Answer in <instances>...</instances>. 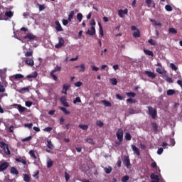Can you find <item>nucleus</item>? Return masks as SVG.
Listing matches in <instances>:
<instances>
[{
	"label": "nucleus",
	"instance_id": "39448f33",
	"mask_svg": "<svg viewBox=\"0 0 182 182\" xmlns=\"http://www.w3.org/2000/svg\"><path fill=\"white\" fill-rule=\"evenodd\" d=\"M5 87L4 85L0 82V103H2V98L4 96H8L7 94L5 93Z\"/></svg>",
	"mask_w": 182,
	"mask_h": 182
},
{
	"label": "nucleus",
	"instance_id": "423d86ee",
	"mask_svg": "<svg viewBox=\"0 0 182 182\" xmlns=\"http://www.w3.org/2000/svg\"><path fill=\"white\" fill-rule=\"evenodd\" d=\"M155 66H159V68H157L156 70V72H157V73H159V75H163V73H164V69L163 68L161 63H158L155 64Z\"/></svg>",
	"mask_w": 182,
	"mask_h": 182
},
{
	"label": "nucleus",
	"instance_id": "5701e85b",
	"mask_svg": "<svg viewBox=\"0 0 182 182\" xmlns=\"http://www.w3.org/2000/svg\"><path fill=\"white\" fill-rule=\"evenodd\" d=\"M62 70V66L60 65H56L53 70H52L50 72L53 73H55V72H60Z\"/></svg>",
	"mask_w": 182,
	"mask_h": 182
},
{
	"label": "nucleus",
	"instance_id": "e433bc0d",
	"mask_svg": "<svg viewBox=\"0 0 182 182\" xmlns=\"http://www.w3.org/2000/svg\"><path fill=\"white\" fill-rule=\"evenodd\" d=\"M148 43H149L150 45H151L152 46H156V45H157V42L155 41V40H154V39H149V40L148 41Z\"/></svg>",
	"mask_w": 182,
	"mask_h": 182
},
{
	"label": "nucleus",
	"instance_id": "c03bdc74",
	"mask_svg": "<svg viewBox=\"0 0 182 182\" xmlns=\"http://www.w3.org/2000/svg\"><path fill=\"white\" fill-rule=\"evenodd\" d=\"M165 9L168 12H171V11H173V7H171V6L167 4V5L165 6Z\"/></svg>",
	"mask_w": 182,
	"mask_h": 182
},
{
	"label": "nucleus",
	"instance_id": "7ed1b4c3",
	"mask_svg": "<svg viewBox=\"0 0 182 182\" xmlns=\"http://www.w3.org/2000/svg\"><path fill=\"white\" fill-rule=\"evenodd\" d=\"M116 136L119 141H116L115 144L119 146L120 145V143L123 141V129H119L116 133Z\"/></svg>",
	"mask_w": 182,
	"mask_h": 182
},
{
	"label": "nucleus",
	"instance_id": "6e6d98bb",
	"mask_svg": "<svg viewBox=\"0 0 182 182\" xmlns=\"http://www.w3.org/2000/svg\"><path fill=\"white\" fill-rule=\"evenodd\" d=\"M85 141L87 143H89L90 144H95V142H93V139L91 138L86 139Z\"/></svg>",
	"mask_w": 182,
	"mask_h": 182
},
{
	"label": "nucleus",
	"instance_id": "9b49d317",
	"mask_svg": "<svg viewBox=\"0 0 182 182\" xmlns=\"http://www.w3.org/2000/svg\"><path fill=\"white\" fill-rule=\"evenodd\" d=\"M87 35H90L91 36H93L94 35H96V28L95 26H92L90 29H88L86 32Z\"/></svg>",
	"mask_w": 182,
	"mask_h": 182
},
{
	"label": "nucleus",
	"instance_id": "49530a36",
	"mask_svg": "<svg viewBox=\"0 0 182 182\" xmlns=\"http://www.w3.org/2000/svg\"><path fill=\"white\" fill-rule=\"evenodd\" d=\"M127 97H136V94L134 92H127Z\"/></svg>",
	"mask_w": 182,
	"mask_h": 182
},
{
	"label": "nucleus",
	"instance_id": "9d476101",
	"mask_svg": "<svg viewBox=\"0 0 182 182\" xmlns=\"http://www.w3.org/2000/svg\"><path fill=\"white\" fill-rule=\"evenodd\" d=\"M9 167V163L8 162H2L0 164V171H5L6 168Z\"/></svg>",
	"mask_w": 182,
	"mask_h": 182
},
{
	"label": "nucleus",
	"instance_id": "09e8293b",
	"mask_svg": "<svg viewBox=\"0 0 182 182\" xmlns=\"http://www.w3.org/2000/svg\"><path fill=\"white\" fill-rule=\"evenodd\" d=\"M105 171L106 174H110L112 173V167L105 168Z\"/></svg>",
	"mask_w": 182,
	"mask_h": 182
},
{
	"label": "nucleus",
	"instance_id": "f257e3e1",
	"mask_svg": "<svg viewBox=\"0 0 182 182\" xmlns=\"http://www.w3.org/2000/svg\"><path fill=\"white\" fill-rule=\"evenodd\" d=\"M0 148L3 149L6 156H11V150L9 146L5 142H0Z\"/></svg>",
	"mask_w": 182,
	"mask_h": 182
},
{
	"label": "nucleus",
	"instance_id": "a878e982",
	"mask_svg": "<svg viewBox=\"0 0 182 182\" xmlns=\"http://www.w3.org/2000/svg\"><path fill=\"white\" fill-rule=\"evenodd\" d=\"M73 16H75V11H71L68 15L69 22H72V19H73Z\"/></svg>",
	"mask_w": 182,
	"mask_h": 182
},
{
	"label": "nucleus",
	"instance_id": "aec40b11",
	"mask_svg": "<svg viewBox=\"0 0 182 182\" xmlns=\"http://www.w3.org/2000/svg\"><path fill=\"white\" fill-rule=\"evenodd\" d=\"M132 149L134 152L136 153V156H140V151L139 150V148L136 146L135 145H132Z\"/></svg>",
	"mask_w": 182,
	"mask_h": 182
},
{
	"label": "nucleus",
	"instance_id": "b1692460",
	"mask_svg": "<svg viewBox=\"0 0 182 182\" xmlns=\"http://www.w3.org/2000/svg\"><path fill=\"white\" fill-rule=\"evenodd\" d=\"M144 53H145V55H147L148 56H151L152 58L153 56H154V53H153V51L150 50L144 49Z\"/></svg>",
	"mask_w": 182,
	"mask_h": 182
},
{
	"label": "nucleus",
	"instance_id": "dca6fc26",
	"mask_svg": "<svg viewBox=\"0 0 182 182\" xmlns=\"http://www.w3.org/2000/svg\"><path fill=\"white\" fill-rule=\"evenodd\" d=\"M69 87H70V85L64 84L61 92L64 93V95H68V90H69Z\"/></svg>",
	"mask_w": 182,
	"mask_h": 182
},
{
	"label": "nucleus",
	"instance_id": "052dcab7",
	"mask_svg": "<svg viewBox=\"0 0 182 182\" xmlns=\"http://www.w3.org/2000/svg\"><path fill=\"white\" fill-rule=\"evenodd\" d=\"M82 85H83V83L80 81H78L75 83V87H80V86H82Z\"/></svg>",
	"mask_w": 182,
	"mask_h": 182
},
{
	"label": "nucleus",
	"instance_id": "bb28decb",
	"mask_svg": "<svg viewBox=\"0 0 182 182\" xmlns=\"http://www.w3.org/2000/svg\"><path fill=\"white\" fill-rule=\"evenodd\" d=\"M10 171H11V174H15L16 176H18V174H19V171H18L16 168H15V167H11Z\"/></svg>",
	"mask_w": 182,
	"mask_h": 182
},
{
	"label": "nucleus",
	"instance_id": "3c124183",
	"mask_svg": "<svg viewBox=\"0 0 182 182\" xmlns=\"http://www.w3.org/2000/svg\"><path fill=\"white\" fill-rule=\"evenodd\" d=\"M78 127L80 129H82V130H87V129H89V127L87 125H82V124H80L78 126Z\"/></svg>",
	"mask_w": 182,
	"mask_h": 182
},
{
	"label": "nucleus",
	"instance_id": "393cba45",
	"mask_svg": "<svg viewBox=\"0 0 182 182\" xmlns=\"http://www.w3.org/2000/svg\"><path fill=\"white\" fill-rule=\"evenodd\" d=\"M28 154L32 157V159H34V160H37L38 157H36V155H35V150H31L28 152Z\"/></svg>",
	"mask_w": 182,
	"mask_h": 182
},
{
	"label": "nucleus",
	"instance_id": "a18cd8bd",
	"mask_svg": "<svg viewBox=\"0 0 182 182\" xmlns=\"http://www.w3.org/2000/svg\"><path fill=\"white\" fill-rule=\"evenodd\" d=\"M76 103H82V100H80V97H77L74 100H73V104L76 105Z\"/></svg>",
	"mask_w": 182,
	"mask_h": 182
},
{
	"label": "nucleus",
	"instance_id": "13d9d810",
	"mask_svg": "<svg viewBox=\"0 0 182 182\" xmlns=\"http://www.w3.org/2000/svg\"><path fill=\"white\" fill-rule=\"evenodd\" d=\"M65 181H69V180L70 179V176L67 172L65 173Z\"/></svg>",
	"mask_w": 182,
	"mask_h": 182
},
{
	"label": "nucleus",
	"instance_id": "680f3d73",
	"mask_svg": "<svg viewBox=\"0 0 182 182\" xmlns=\"http://www.w3.org/2000/svg\"><path fill=\"white\" fill-rule=\"evenodd\" d=\"M32 55H33V51H27L25 53V56H26V57L32 56Z\"/></svg>",
	"mask_w": 182,
	"mask_h": 182
},
{
	"label": "nucleus",
	"instance_id": "f03ea898",
	"mask_svg": "<svg viewBox=\"0 0 182 182\" xmlns=\"http://www.w3.org/2000/svg\"><path fill=\"white\" fill-rule=\"evenodd\" d=\"M27 39H28V41H35L36 36L33 35L32 33H28L25 36L21 37L20 41H21V42H26Z\"/></svg>",
	"mask_w": 182,
	"mask_h": 182
},
{
	"label": "nucleus",
	"instance_id": "5fc2aeb1",
	"mask_svg": "<svg viewBox=\"0 0 182 182\" xmlns=\"http://www.w3.org/2000/svg\"><path fill=\"white\" fill-rule=\"evenodd\" d=\"M170 68L173 70H177V69H178V68H177V66H176V65L174 64V63H171V64H170Z\"/></svg>",
	"mask_w": 182,
	"mask_h": 182
},
{
	"label": "nucleus",
	"instance_id": "6e6552de",
	"mask_svg": "<svg viewBox=\"0 0 182 182\" xmlns=\"http://www.w3.org/2000/svg\"><path fill=\"white\" fill-rule=\"evenodd\" d=\"M60 102L63 106L65 107H69V103H68V101L66 100V96H62L60 99Z\"/></svg>",
	"mask_w": 182,
	"mask_h": 182
},
{
	"label": "nucleus",
	"instance_id": "c85d7f7f",
	"mask_svg": "<svg viewBox=\"0 0 182 182\" xmlns=\"http://www.w3.org/2000/svg\"><path fill=\"white\" fill-rule=\"evenodd\" d=\"M98 26H99V28H100V35H101V36H105V33H103V27L102 26V23H98Z\"/></svg>",
	"mask_w": 182,
	"mask_h": 182
},
{
	"label": "nucleus",
	"instance_id": "2f4dec72",
	"mask_svg": "<svg viewBox=\"0 0 182 182\" xmlns=\"http://www.w3.org/2000/svg\"><path fill=\"white\" fill-rule=\"evenodd\" d=\"M38 76V73H35L34 74H30L26 76L27 79H35Z\"/></svg>",
	"mask_w": 182,
	"mask_h": 182
},
{
	"label": "nucleus",
	"instance_id": "0eeeda50",
	"mask_svg": "<svg viewBox=\"0 0 182 182\" xmlns=\"http://www.w3.org/2000/svg\"><path fill=\"white\" fill-rule=\"evenodd\" d=\"M65 45V40H63V38L59 37L58 38V43H57L55 46V49H60V48H62Z\"/></svg>",
	"mask_w": 182,
	"mask_h": 182
},
{
	"label": "nucleus",
	"instance_id": "e2e57ef3",
	"mask_svg": "<svg viewBox=\"0 0 182 182\" xmlns=\"http://www.w3.org/2000/svg\"><path fill=\"white\" fill-rule=\"evenodd\" d=\"M38 8H39L40 11H44L45 5H42V4H38Z\"/></svg>",
	"mask_w": 182,
	"mask_h": 182
},
{
	"label": "nucleus",
	"instance_id": "72a5a7b5",
	"mask_svg": "<svg viewBox=\"0 0 182 182\" xmlns=\"http://www.w3.org/2000/svg\"><path fill=\"white\" fill-rule=\"evenodd\" d=\"M23 181L25 182H31V176L28 174H24Z\"/></svg>",
	"mask_w": 182,
	"mask_h": 182
},
{
	"label": "nucleus",
	"instance_id": "79ce46f5",
	"mask_svg": "<svg viewBox=\"0 0 182 182\" xmlns=\"http://www.w3.org/2000/svg\"><path fill=\"white\" fill-rule=\"evenodd\" d=\"M134 38H140V31L136 30V31L133 33Z\"/></svg>",
	"mask_w": 182,
	"mask_h": 182
},
{
	"label": "nucleus",
	"instance_id": "6ab92c4d",
	"mask_svg": "<svg viewBox=\"0 0 182 182\" xmlns=\"http://www.w3.org/2000/svg\"><path fill=\"white\" fill-rule=\"evenodd\" d=\"M151 180H156V181H160V178L159 175H156V173H152L150 176Z\"/></svg>",
	"mask_w": 182,
	"mask_h": 182
},
{
	"label": "nucleus",
	"instance_id": "c9c22d12",
	"mask_svg": "<svg viewBox=\"0 0 182 182\" xmlns=\"http://www.w3.org/2000/svg\"><path fill=\"white\" fill-rule=\"evenodd\" d=\"M47 147H48V149H50V150L53 149L54 146L51 141H47Z\"/></svg>",
	"mask_w": 182,
	"mask_h": 182
},
{
	"label": "nucleus",
	"instance_id": "de8ad7c7",
	"mask_svg": "<svg viewBox=\"0 0 182 182\" xmlns=\"http://www.w3.org/2000/svg\"><path fill=\"white\" fill-rule=\"evenodd\" d=\"M125 139L127 140L128 141H129V140H132V135L130 134V133H126Z\"/></svg>",
	"mask_w": 182,
	"mask_h": 182
},
{
	"label": "nucleus",
	"instance_id": "58836bf2",
	"mask_svg": "<svg viewBox=\"0 0 182 182\" xmlns=\"http://www.w3.org/2000/svg\"><path fill=\"white\" fill-rule=\"evenodd\" d=\"M6 16H7L8 18H12V16H14V12L9 11H6L5 13Z\"/></svg>",
	"mask_w": 182,
	"mask_h": 182
},
{
	"label": "nucleus",
	"instance_id": "4be33fe9",
	"mask_svg": "<svg viewBox=\"0 0 182 182\" xmlns=\"http://www.w3.org/2000/svg\"><path fill=\"white\" fill-rule=\"evenodd\" d=\"M18 93H24L25 92H29V87H25L20 90H16Z\"/></svg>",
	"mask_w": 182,
	"mask_h": 182
},
{
	"label": "nucleus",
	"instance_id": "774afa93",
	"mask_svg": "<svg viewBox=\"0 0 182 182\" xmlns=\"http://www.w3.org/2000/svg\"><path fill=\"white\" fill-rule=\"evenodd\" d=\"M128 113L129 114H134L136 113V111H134V109L131 108L128 110Z\"/></svg>",
	"mask_w": 182,
	"mask_h": 182
},
{
	"label": "nucleus",
	"instance_id": "f8f14e48",
	"mask_svg": "<svg viewBox=\"0 0 182 182\" xmlns=\"http://www.w3.org/2000/svg\"><path fill=\"white\" fill-rule=\"evenodd\" d=\"M19 79H23V75L22 74H16L11 77V80H18Z\"/></svg>",
	"mask_w": 182,
	"mask_h": 182
},
{
	"label": "nucleus",
	"instance_id": "7c9ffc66",
	"mask_svg": "<svg viewBox=\"0 0 182 182\" xmlns=\"http://www.w3.org/2000/svg\"><path fill=\"white\" fill-rule=\"evenodd\" d=\"M103 105H105V106H106V107H112V103H110V102L107 101V100H102V101Z\"/></svg>",
	"mask_w": 182,
	"mask_h": 182
},
{
	"label": "nucleus",
	"instance_id": "338daca9",
	"mask_svg": "<svg viewBox=\"0 0 182 182\" xmlns=\"http://www.w3.org/2000/svg\"><path fill=\"white\" fill-rule=\"evenodd\" d=\"M32 126H33V124L32 123L24 124V127H28V129H32Z\"/></svg>",
	"mask_w": 182,
	"mask_h": 182
},
{
	"label": "nucleus",
	"instance_id": "cd10ccee",
	"mask_svg": "<svg viewBox=\"0 0 182 182\" xmlns=\"http://www.w3.org/2000/svg\"><path fill=\"white\" fill-rule=\"evenodd\" d=\"M16 161H17L18 163H22V164H24V166H26V161H25V159L22 158L16 159Z\"/></svg>",
	"mask_w": 182,
	"mask_h": 182
},
{
	"label": "nucleus",
	"instance_id": "f704fd0d",
	"mask_svg": "<svg viewBox=\"0 0 182 182\" xmlns=\"http://www.w3.org/2000/svg\"><path fill=\"white\" fill-rule=\"evenodd\" d=\"M176 93V91L174 90H168L166 92V94L168 96H173Z\"/></svg>",
	"mask_w": 182,
	"mask_h": 182
},
{
	"label": "nucleus",
	"instance_id": "20e7f679",
	"mask_svg": "<svg viewBox=\"0 0 182 182\" xmlns=\"http://www.w3.org/2000/svg\"><path fill=\"white\" fill-rule=\"evenodd\" d=\"M149 114L152 117V119H156L157 117V109H154L153 107H147Z\"/></svg>",
	"mask_w": 182,
	"mask_h": 182
},
{
	"label": "nucleus",
	"instance_id": "ea45409f",
	"mask_svg": "<svg viewBox=\"0 0 182 182\" xmlns=\"http://www.w3.org/2000/svg\"><path fill=\"white\" fill-rule=\"evenodd\" d=\"M169 33H173V35H176L177 33V30L174 28H170L168 29Z\"/></svg>",
	"mask_w": 182,
	"mask_h": 182
},
{
	"label": "nucleus",
	"instance_id": "ddd939ff",
	"mask_svg": "<svg viewBox=\"0 0 182 182\" xmlns=\"http://www.w3.org/2000/svg\"><path fill=\"white\" fill-rule=\"evenodd\" d=\"M55 29L57 32H62L63 31V28H62V25H60V23L59 21H55Z\"/></svg>",
	"mask_w": 182,
	"mask_h": 182
},
{
	"label": "nucleus",
	"instance_id": "0e129e2a",
	"mask_svg": "<svg viewBox=\"0 0 182 182\" xmlns=\"http://www.w3.org/2000/svg\"><path fill=\"white\" fill-rule=\"evenodd\" d=\"M32 105H33V104L32 102H31V101H26V106L27 107H31V106H32Z\"/></svg>",
	"mask_w": 182,
	"mask_h": 182
},
{
	"label": "nucleus",
	"instance_id": "c756f323",
	"mask_svg": "<svg viewBox=\"0 0 182 182\" xmlns=\"http://www.w3.org/2000/svg\"><path fill=\"white\" fill-rule=\"evenodd\" d=\"M18 110L20 112V113H23L25 110H26V108L25 107H23L22 105H19L18 107Z\"/></svg>",
	"mask_w": 182,
	"mask_h": 182
},
{
	"label": "nucleus",
	"instance_id": "473e14b6",
	"mask_svg": "<svg viewBox=\"0 0 182 182\" xmlns=\"http://www.w3.org/2000/svg\"><path fill=\"white\" fill-rule=\"evenodd\" d=\"M59 109H61L62 112H63L64 114H70V112L68 111L66 108L60 107Z\"/></svg>",
	"mask_w": 182,
	"mask_h": 182
},
{
	"label": "nucleus",
	"instance_id": "4c0bfd02",
	"mask_svg": "<svg viewBox=\"0 0 182 182\" xmlns=\"http://www.w3.org/2000/svg\"><path fill=\"white\" fill-rule=\"evenodd\" d=\"M151 127L154 129V132H159V127L157 126V124H156L155 122H153L151 124Z\"/></svg>",
	"mask_w": 182,
	"mask_h": 182
},
{
	"label": "nucleus",
	"instance_id": "8fccbe9b",
	"mask_svg": "<svg viewBox=\"0 0 182 182\" xmlns=\"http://www.w3.org/2000/svg\"><path fill=\"white\" fill-rule=\"evenodd\" d=\"M50 76L53 79V80H58V76H56L55 75V73H52L51 71H50Z\"/></svg>",
	"mask_w": 182,
	"mask_h": 182
},
{
	"label": "nucleus",
	"instance_id": "4d7b16f0",
	"mask_svg": "<svg viewBox=\"0 0 182 182\" xmlns=\"http://www.w3.org/2000/svg\"><path fill=\"white\" fill-rule=\"evenodd\" d=\"M80 72H85V70H86V67L85 66V64H81L80 65Z\"/></svg>",
	"mask_w": 182,
	"mask_h": 182
},
{
	"label": "nucleus",
	"instance_id": "a19ab883",
	"mask_svg": "<svg viewBox=\"0 0 182 182\" xmlns=\"http://www.w3.org/2000/svg\"><path fill=\"white\" fill-rule=\"evenodd\" d=\"M77 19L79 22H82V19H83V15L81 13L77 14Z\"/></svg>",
	"mask_w": 182,
	"mask_h": 182
},
{
	"label": "nucleus",
	"instance_id": "864d4df0",
	"mask_svg": "<svg viewBox=\"0 0 182 182\" xmlns=\"http://www.w3.org/2000/svg\"><path fill=\"white\" fill-rule=\"evenodd\" d=\"M110 82L113 86H116V85H117V80L116 78H112Z\"/></svg>",
	"mask_w": 182,
	"mask_h": 182
},
{
	"label": "nucleus",
	"instance_id": "bf43d9fd",
	"mask_svg": "<svg viewBox=\"0 0 182 182\" xmlns=\"http://www.w3.org/2000/svg\"><path fill=\"white\" fill-rule=\"evenodd\" d=\"M127 103H136V100L133 98H129L127 100Z\"/></svg>",
	"mask_w": 182,
	"mask_h": 182
},
{
	"label": "nucleus",
	"instance_id": "37998d69",
	"mask_svg": "<svg viewBox=\"0 0 182 182\" xmlns=\"http://www.w3.org/2000/svg\"><path fill=\"white\" fill-rule=\"evenodd\" d=\"M96 125L98 126V127H103V126H105V124L100 120H97Z\"/></svg>",
	"mask_w": 182,
	"mask_h": 182
},
{
	"label": "nucleus",
	"instance_id": "4468645a",
	"mask_svg": "<svg viewBox=\"0 0 182 182\" xmlns=\"http://www.w3.org/2000/svg\"><path fill=\"white\" fill-rule=\"evenodd\" d=\"M145 75H146L148 77H151V79H156L155 73L151 71H145Z\"/></svg>",
	"mask_w": 182,
	"mask_h": 182
},
{
	"label": "nucleus",
	"instance_id": "a211bd4d",
	"mask_svg": "<svg viewBox=\"0 0 182 182\" xmlns=\"http://www.w3.org/2000/svg\"><path fill=\"white\" fill-rule=\"evenodd\" d=\"M124 164L129 168L130 167V159H129V156H125L124 159Z\"/></svg>",
	"mask_w": 182,
	"mask_h": 182
},
{
	"label": "nucleus",
	"instance_id": "f3484780",
	"mask_svg": "<svg viewBox=\"0 0 182 182\" xmlns=\"http://www.w3.org/2000/svg\"><path fill=\"white\" fill-rule=\"evenodd\" d=\"M25 63H26V65H28V66H33L35 65L33 59L32 58H27L25 60Z\"/></svg>",
	"mask_w": 182,
	"mask_h": 182
},
{
	"label": "nucleus",
	"instance_id": "69168bd1",
	"mask_svg": "<svg viewBox=\"0 0 182 182\" xmlns=\"http://www.w3.org/2000/svg\"><path fill=\"white\" fill-rule=\"evenodd\" d=\"M163 151H164V149H163V148H159L157 151V154L159 155L163 154Z\"/></svg>",
	"mask_w": 182,
	"mask_h": 182
},
{
	"label": "nucleus",
	"instance_id": "603ef678",
	"mask_svg": "<svg viewBox=\"0 0 182 182\" xmlns=\"http://www.w3.org/2000/svg\"><path fill=\"white\" fill-rule=\"evenodd\" d=\"M129 178L130 177H129V176H124L122 178V182H127Z\"/></svg>",
	"mask_w": 182,
	"mask_h": 182
},
{
	"label": "nucleus",
	"instance_id": "2eb2a0df",
	"mask_svg": "<svg viewBox=\"0 0 182 182\" xmlns=\"http://www.w3.org/2000/svg\"><path fill=\"white\" fill-rule=\"evenodd\" d=\"M145 4L148 6V8H150V6H151V4L153 5V8H156V3H154L153 0H145Z\"/></svg>",
	"mask_w": 182,
	"mask_h": 182
},
{
	"label": "nucleus",
	"instance_id": "412c9836",
	"mask_svg": "<svg viewBox=\"0 0 182 182\" xmlns=\"http://www.w3.org/2000/svg\"><path fill=\"white\" fill-rule=\"evenodd\" d=\"M50 167H53V161L50 158H48L47 159V168H50Z\"/></svg>",
	"mask_w": 182,
	"mask_h": 182
},
{
	"label": "nucleus",
	"instance_id": "1a4fd4ad",
	"mask_svg": "<svg viewBox=\"0 0 182 182\" xmlns=\"http://www.w3.org/2000/svg\"><path fill=\"white\" fill-rule=\"evenodd\" d=\"M129 14V10L127 9H125L124 10H119L118 11V15L119 18H124V15H127Z\"/></svg>",
	"mask_w": 182,
	"mask_h": 182
}]
</instances>
